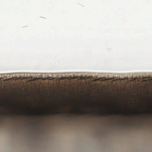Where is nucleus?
I'll use <instances>...</instances> for the list:
<instances>
[{
    "instance_id": "1",
    "label": "nucleus",
    "mask_w": 152,
    "mask_h": 152,
    "mask_svg": "<svg viewBox=\"0 0 152 152\" xmlns=\"http://www.w3.org/2000/svg\"><path fill=\"white\" fill-rule=\"evenodd\" d=\"M61 113V112L59 111V110H58L57 111H56V114H59Z\"/></svg>"
},
{
    "instance_id": "2",
    "label": "nucleus",
    "mask_w": 152,
    "mask_h": 152,
    "mask_svg": "<svg viewBox=\"0 0 152 152\" xmlns=\"http://www.w3.org/2000/svg\"><path fill=\"white\" fill-rule=\"evenodd\" d=\"M80 112H81V114H85L86 113L85 112H83V111H81V110H80Z\"/></svg>"
},
{
    "instance_id": "3",
    "label": "nucleus",
    "mask_w": 152,
    "mask_h": 152,
    "mask_svg": "<svg viewBox=\"0 0 152 152\" xmlns=\"http://www.w3.org/2000/svg\"><path fill=\"white\" fill-rule=\"evenodd\" d=\"M73 113H78V112L75 110L73 111Z\"/></svg>"
},
{
    "instance_id": "4",
    "label": "nucleus",
    "mask_w": 152,
    "mask_h": 152,
    "mask_svg": "<svg viewBox=\"0 0 152 152\" xmlns=\"http://www.w3.org/2000/svg\"><path fill=\"white\" fill-rule=\"evenodd\" d=\"M112 113H114V114H115V115L117 113V112L115 113L114 112H112Z\"/></svg>"
},
{
    "instance_id": "5",
    "label": "nucleus",
    "mask_w": 152,
    "mask_h": 152,
    "mask_svg": "<svg viewBox=\"0 0 152 152\" xmlns=\"http://www.w3.org/2000/svg\"><path fill=\"white\" fill-rule=\"evenodd\" d=\"M10 109L12 110V107H10Z\"/></svg>"
},
{
    "instance_id": "6",
    "label": "nucleus",
    "mask_w": 152,
    "mask_h": 152,
    "mask_svg": "<svg viewBox=\"0 0 152 152\" xmlns=\"http://www.w3.org/2000/svg\"><path fill=\"white\" fill-rule=\"evenodd\" d=\"M4 114H5V115H7V113H4Z\"/></svg>"
},
{
    "instance_id": "7",
    "label": "nucleus",
    "mask_w": 152,
    "mask_h": 152,
    "mask_svg": "<svg viewBox=\"0 0 152 152\" xmlns=\"http://www.w3.org/2000/svg\"><path fill=\"white\" fill-rule=\"evenodd\" d=\"M92 105H93V106H94V104L93 103L92 104Z\"/></svg>"
},
{
    "instance_id": "8",
    "label": "nucleus",
    "mask_w": 152,
    "mask_h": 152,
    "mask_svg": "<svg viewBox=\"0 0 152 152\" xmlns=\"http://www.w3.org/2000/svg\"><path fill=\"white\" fill-rule=\"evenodd\" d=\"M135 114H136V115H137V113H135Z\"/></svg>"
},
{
    "instance_id": "9",
    "label": "nucleus",
    "mask_w": 152,
    "mask_h": 152,
    "mask_svg": "<svg viewBox=\"0 0 152 152\" xmlns=\"http://www.w3.org/2000/svg\"><path fill=\"white\" fill-rule=\"evenodd\" d=\"M45 115V114H43V115Z\"/></svg>"
},
{
    "instance_id": "10",
    "label": "nucleus",
    "mask_w": 152,
    "mask_h": 152,
    "mask_svg": "<svg viewBox=\"0 0 152 152\" xmlns=\"http://www.w3.org/2000/svg\"><path fill=\"white\" fill-rule=\"evenodd\" d=\"M76 110H78L77 109V108H76Z\"/></svg>"
}]
</instances>
